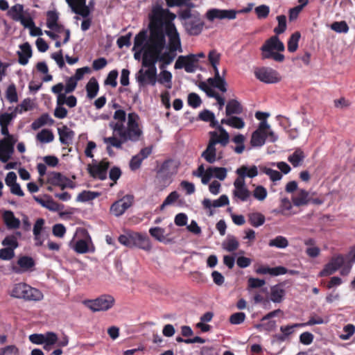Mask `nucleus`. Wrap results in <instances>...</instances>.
I'll return each instance as SVG.
<instances>
[{
    "label": "nucleus",
    "mask_w": 355,
    "mask_h": 355,
    "mask_svg": "<svg viewBox=\"0 0 355 355\" xmlns=\"http://www.w3.org/2000/svg\"><path fill=\"white\" fill-rule=\"evenodd\" d=\"M178 17L189 35L197 36L202 33L205 21L199 12L189 9H179Z\"/></svg>",
    "instance_id": "nucleus-1"
},
{
    "label": "nucleus",
    "mask_w": 355,
    "mask_h": 355,
    "mask_svg": "<svg viewBox=\"0 0 355 355\" xmlns=\"http://www.w3.org/2000/svg\"><path fill=\"white\" fill-rule=\"evenodd\" d=\"M118 241L121 244L130 248H138L145 251H150L152 248L150 239L146 234L130 232L120 235Z\"/></svg>",
    "instance_id": "nucleus-2"
},
{
    "label": "nucleus",
    "mask_w": 355,
    "mask_h": 355,
    "mask_svg": "<svg viewBox=\"0 0 355 355\" xmlns=\"http://www.w3.org/2000/svg\"><path fill=\"white\" fill-rule=\"evenodd\" d=\"M10 295L13 297L27 301H40L44 297L43 293L39 289L22 282L15 284Z\"/></svg>",
    "instance_id": "nucleus-3"
},
{
    "label": "nucleus",
    "mask_w": 355,
    "mask_h": 355,
    "mask_svg": "<svg viewBox=\"0 0 355 355\" xmlns=\"http://www.w3.org/2000/svg\"><path fill=\"white\" fill-rule=\"evenodd\" d=\"M176 15L171 12L168 9H164L160 6L154 7L152 10L151 15H150V25L149 28H162L164 24L168 22L173 23V21L175 19Z\"/></svg>",
    "instance_id": "nucleus-4"
},
{
    "label": "nucleus",
    "mask_w": 355,
    "mask_h": 355,
    "mask_svg": "<svg viewBox=\"0 0 355 355\" xmlns=\"http://www.w3.org/2000/svg\"><path fill=\"white\" fill-rule=\"evenodd\" d=\"M166 45L165 34L162 28H150V36L146 49L154 53L162 52Z\"/></svg>",
    "instance_id": "nucleus-5"
},
{
    "label": "nucleus",
    "mask_w": 355,
    "mask_h": 355,
    "mask_svg": "<svg viewBox=\"0 0 355 355\" xmlns=\"http://www.w3.org/2000/svg\"><path fill=\"white\" fill-rule=\"evenodd\" d=\"M114 298L110 295H102L95 300H87L83 304L93 312L105 311L111 309L114 304Z\"/></svg>",
    "instance_id": "nucleus-6"
},
{
    "label": "nucleus",
    "mask_w": 355,
    "mask_h": 355,
    "mask_svg": "<svg viewBox=\"0 0 355 355\" xmlns=\"http://www.w3.org/2000/svg\"><path fill=\"white\" fill-rule=\"evenodd\" d=\"M138 115L135 113H129L128 116V127L125 131V136L123 137V140L126 141H137L142 135V130L139 127L137 120Z\"/></svg>",
    "instance_id": "nucleus-7"
},
{
    "label": "nucleus",
    "mask_w": 355,
    "mask_h": 355,
    "mask_svg": "<svg viewBox=\"0 0 355 355\" xmlns=\"http://www.w3.org/2000/svg\"><path fill=\"white\" fill-rule=\"evenodd\" d=\"M165 33L168 38V50L171 52H182L180 34L174 23L168 22L165 26Z\"/></svg>",
    "instance_id": "nucleus-8"
},
{
    "label": "nucleus",
    "mask_w": 355,
    "mask_h": 355,
    "mask_svg": "<svg viewBox=\"0 0 355 355\" xmlns=\"http://www.w3.org/2000/svg\"><path fill=\"white\" fill-rule=\"evenodd\" d=\"M270 125L267 121H261L257 129L252 134L250 144L252 147H261L265 144L267 139V130Z\"/></svg>",
    "instance_id": "nucleus-9"
},
{
    "label": "nucleus",
    "mask_w": 355,
    "mask_h": 355,
    "mask_svg": "<svg viewBox=\"0 0 355 355\" xmlns=\"http://www.w3.org/2000/svg\"><path fill=\"white\" fill-rule=\"evenodd\" d=\"M110 163L106 159H103L97 164L88 165V173L94 179L105 180L107 179V170Z\"/></svg>",
    "instance_id": "nucleus-10"
},
{
    "label": "nucleus",
    "mask_w": 355,
    "mask_h": 355,
    "mask_svg": "<svg viewBox=\"0 0 355 355\" xmlns=\"http://www.w3.org/2000/svg\"><path fill=\"white\" fill-rule=\"evenodd\" d=\"M198 60L195 54L180 55L175 63V69L184 68L187 73H193L197 68Z\"/></svg>",
    "instance_id": "nucleus-11"
},
{
    "label": "nucleus",
    "mask_w": 355,
    "mask_h": 355,
    "mask_svg": "<svg viewBox=\"0 0 355 355\" xmlns=\"http://www.w3.org/2000/svg\"><path fill=\"white\" fill-rule=\"evenodd\" d=\"M134 201V197L132 195H125L122 198L115 201L110 207V212L115 216H120L130 208Z\"/></svg>",
    "instance_id": "nucleus-12"
},
{
    "label": "nucleus",
    "mask_w": 355,
    "mask_h": 355,
    "mask_svg": "<svg viewBox=\"0 0 355 355\" xmlns=\"http://www.w3.org/2000/svg\"><path fill=\"white\" fill-rule=\"evenodd\" d=\"M35 266V261L33 258L24 255L18 259L17 265L12 266V271L16 274H22L33 271Z\"/></svg>",
    "instance_id": "nucleus-13"
},
{
    "label": "nucleus",
    "mask_w": 355,
    "mask_h": 355,
    "mask_svg": "<svg viewBox=\"0 0 355 355\" xmlns=\"http://www.w3.org/2000/svg\"><path fill=\"white\" fill-rule=\"evenodd\" d=\"M136 80L139 87H144L146 85H155L157 83V69H148L146 71L141 69L136 75Z\"/></svg>",
    "instance_id": "nucleus-14"
},
{
    "label": "nucleus",
    "mask_w": 355,
    "mask_h": 355,
    "mask_svg": "<svg viewBox=\"0 0 355 355\" xmlns=\"http://www.w3.org/2000/svg\"><path fill=\"white\" fill-rule=\"evenodd\" d=\"M255 76L265 83H276L280 81L279 73L270 68L263 67L254 72Z\"/></svg>",
    "instance_id": "nucleus-15"
},
{
    "label": "nucleus",
    "mask_w": 355,
    "mask_h": 355,
    "mask_svg": "<svg viewBox=\"0 0 355 355\" xmlns=\"http://www.w3.org/2000/svg\"><path fill=\"white\" fill-rule=\"evenodd\" d=\"M285 49L284 44L281 42L277 35L272 36L268 39L261 47V58L274 52L273 51H284Z\"/></svg>",
    "instance_id": "nucleus-16"
},
{
    "label": "nucleus",
    "mask_w": 355,
    "mask_h": 355,
    "mask_svg": "<svg viewBox=\"0 0 355 355\" xmlns=\"http://www.w3.org/2000/svg\"><path fill=\"white\" fill-rule=\"evenodd\" d=\"M237 12L234 10H220L218 8H211L207 11V19L212 21L216 19H234L236 17Z\"/></svg>",
    "instance_id": "nucleus-17"
},
{
    "label": "nucleus",
    "mask_w": 355,
    "mask_h": 355,
    "mask_svg": "<svg viewBox=\"0 0 355 355\" xmlns=\"http://www.w3.org/2000/svg\"><path fill=\"white\" fill-rule=\"evenodd\" d=\"M237 178L235 180H239L242 182H245V178H254L258 175V168L256 165H241L236 170Z\"/></svg>",
    "instance_id": "nucleus-18"
},
{
    "label": "nucleus",
    "mask_w": 355,
    "mask_h": 355,
    "mask_svg": "<svg viewBox=\"0 0 355 355\" xmlns=\"http://www.w3.org/2000/svg\"><path fill=\"white\" fill-rule=\"evenodd\" d=\"M216 128L220 132V135L215 131L210 132L209 141L214 142L213 144L214 146H216V144H220L222 146H226L230 141L229 133L221 125H218Z\"/></svg>",
    "instance_id": "nucleus-19"
},
{
    "label": "nucleus",
    "mask_w": 355,
    "mask_h": 355,
    "mask_svg": "<svg viewBox=\"0 0 355 355\" xmlns=\"http://www.w3.org/2000/svg\"><path fill=\"white\" fill-rule=\"evenodd\" d=\"M234 196L239 198L242 202L247 201L251 196V192L246 187L245 182L234 180Z\"/></svg>",
    "instance_id": "nucleus-20"
},
{
    "label": "nucleus",
    "mask_w": 355,
    "mask_h": 355,
    "mask_svg": "<svg viewBox=\"0 0 355 355\" xmlns=\"http://www.w3.org/2000/svg\"><path fill=\"white\" fill-rule=\"evenodd\" d=\"M59 17L58 13L55 10H49L46 12V26L51 30L56 32H60L64 27L62 25L58 24Z\"/></svg>",
    "instance_id": "nucleus-21"
},
{
    "label": "nucleus",
    "mask_w": 355,
    "mask_h": 355,
    "mask_svg": "<svg viewBox=\"0 0 355 355\" xmlns=\"http://www.w3.org/2000/svg\"><path fill=\"white\" fill-rule=\"evenodd\" d=\"M159 53H154L152 50L146 49L142 59V66L148 67V69H157L156 62L158 61V55Z\"/></svg>",
    "instance_id": "nucleus-22"
},
{
    "label": "nucleus",
    "mask_w": 355,
    "mask_h": 355,
    "mask_svg": "<svg viewBox=\"0 0 355 355\" xmlns=\"http://www.w3.org/2000/svg\"><path fill=\"white\" fill-rule=\"evenodd\" d=\"M255 272L259 275L269 274L272 276H278L280 275L286 274L288 269L284 266L269 268L268 266H260L255 270Z\"/></svg>",
    "instance_id": "nucleus-23"
},
{
    "label": "nucleus",
    "mask_w": 355,
    "mask_h": 355,
    "mask_svg": "<svg viewBox=\"0 0 355 355\" xmlns=\"http://www.w3.org/2000/svg\"><path fill=\"white\" fill-rule=\"evenodd\" d=\"M20 51L17 52L18 62L21 65H26L32 56V49L28 42H25L19 46Z\"/></svg>",
    "instance_id": "nucleus-24"
},
{
    "label": "nucleus",
    "mask_w": 355,
    "mask_h": 355,
    "mask_svg": "<svg viewBox=\"0 0 355 355\" xmlns=\"http://www.w3.org/2000/svg\"><path fill=\"white\" fill-rule=\"evenodd\" d=\"M300 327H304V324H301V323H296L286 326H281L280 331L282 334H275L273 336V338L278 342H284L288 336L291 335L294 332L295 328Z\"/></svg>",
    "instance_id": "nucleus-25"
},
{
    "label": "nucleus",
    "mask_w": 355,
    "mask_h": 355,
    "mask_svg": "<svg viewBox=\"0 0 355 355\" xmlns=\"http://www.w3.org/2000/svg\"><path fill=\"white\" fill-rule=\"evenodd\" d=\"M69 6L74 13L80 15L83 18H88L91 13L89 6L86 5V1H84L83 3L73 2Z\"/></svg>",
    "instance_id": "nucleus-26"
},
{
    "label": "nucleus",
    "mask_w": 355,
    "mask_h": 355,
    "mask_svg": "<svg viewBox=\"0 0 355 355\" xmlns=\"http://www.w3.org/2000/svg\"><path fill=\"white\" fill-rule=\"evenodd\" d=\"M64 180H69L59 172H52L49 174L47 182L51 185L60 187L63 190L67 187Z\"/></svg>",
    "instance_id": "nucleus-27"
},
{
    "label": "nucleus",
    "mask_w": 355,
    "mask_h": 355,
    "mask_svg": "<svg viewBox=\"0 0 355 355\" xmlns=\"http://www.w3.org/2000/svg\"><path fill=\"white\" fill-rule=\"evenodd\" d=\"M243 112V106L237 100L230 99L228 101L225 108L227 116H232L233 114H241Z\"/></svg>",
    "instance_id": "nucleus-28"
},
{
    "label": "nucleus",
    "mask_w": 355,
    "mask_h": 355,
    "mask_svg": "<svg viewBox=\"0 0 355 355\" xmlns=\"http://www.w3.org/2000/svg\"><path fill=\"white\" fill-rule=\"evenodd\" d=\"M292 202L296 207H301L309 204V193L304 189L299 190L297 195L292 197Z\"/></svg>",
    "instance_id": "nucleus-29"
},
{
    "label": "nucleus",
    "mask_w": 355,
    "mask_h": 355,
    "mask_svg": "<svg viewBox=\"0 0 355 355\" xmlns=\"http://www.w3.org/2000/svg\"><path fill=\"white\" fill-rule=\"evenodd\" d=\"M14 153V148L11 145L6 143V140L0 139V160L6 163Z\"/></svg>",
    "instance_id": "nucleus-30"
},
{
    "label": "nucleus",
    "mask_w": 355,
    "mask_h": 355,
    "mask_svg": "<svg viewBox=\"0 0 355 355\" xmlns=\"http://www.w3.org/2000/svg\"><path fill=\"white\" fill-rule=\"evenodd\" d=\"M3 218L8 229H17L20 226V220L15 216L12 211H6L3 214Z\"/></svg>",
    "instance_id": "nucleus-31"
},
{
    "label": "nucleus",
    "mask_w": 355,
    "mask_h": 355,
    "mask_svg": "<svg viewBox=\"0 0 355 355\" xmlns=\"http://www.w3.org/2000/svg\"><path fill=\"white\" fill-rule=\"evenodd\" d=\"M58 134L60 142L62 144L67 145L71 143L75 135L74 132L67 125H63L62 128H58Z\"/></svg>",
    "instance_id": "nucleus-32"
},
{
    "label": "nucleus",
    "mask_w": 355,
    "mask_h": 355,
    "mask_svg": "<svg viewBox=\"0 0 355 355\" xmlns=\"http://www.w3.org/2000/svg\"><path fill=\"white\" fill-rule=\"evenodd\" d=\"M53 123L54 120L48 113H44L32 123L31 128L36 130L45 125H52Z\"/></svg>",
    "instance_id": "nucleus-33"
},
{
    "label": "nucleus",
    "mask_w": 355,
    "mask_h": 355,
    "mask_svg": "<svg viewBox=\"0 0 355 355\" xmlns=\"http://www.w3.org/2000/svg\"><path fill=\"white\" fill-rule=\"evenodd\" d=\"M213 144L214 142L209 141L206 149L201 154V157L209 164H213L216 160V149Z\"/></svg>",
    "instance_id": "nucleus-34"
},
{
    "label": "nucleus",
    "mask_w": 355,
    "mask_h": 355,
    "mask_svg": "<svg viewBox=\"0 0 355 355\" xmlns=\"http://www.w3.org/2000/svg\"><path fill=\"white\" fill-rule=\"evenodd\" d=\"M85 89L87 98L89 99L94 98L99 90V85L97 80L94 77L91 78L87 83Z\"/></svg>",
    "instance_id": "nucleus-35"
},
{
    "label": "nucleus",
    "mask_w": 355,
    "mask_h": 355,
    "mask_svg": "<svg viewBox=\"0 0 355 355\" xmlns=\"http://www.w3.org/2000/svg\"><path fill=\"white\" fill-rule=\"evenodd\" d=\"M285 295V291L280 285H275L270 288V300L275 303L281 302Z\"/></svg>",
    "instance_id": "nucleus-36"
},
{
    "label": "nucleus",
    "mask_w": 355,
    "mask_h": 355,
    "mask_svg": "<svg viewBox=\"0 0 355 355\" xmlns=\"http://www.w3.org/2000/svg\"><path fill=\"white\" fill-rule=\"evenodd\" d=\"M304 158L305 155L303 150L300 148H297L292 155L288 156V160L293 167H297L301 165Z\"/></svg>",
    "instance_id": "nucleus-37"
},
{
    "label": "nucleus",
    "mask_w": 355,
    "mask_h": 355,
    "mask_svg": "<svg viewBox=\"0 0 355 355\" xmlns=\"http://www.w3.org/2000/svg\"><path fill=\"white\" fill-rule=\"evenodd\" d=\"M175 56L176 52H171L170 50H168V51H165L164 53L159 52L158 55V61L162 62L159 68L163 69L165 68L166 65L170 64Z\"/></svg>",
    "instance_id": "nucleus-38"
},
{
    "label": "nucleus",
    "mask_w": 355,
    "mask_h": 355,
    "mask_svg": "<svg viewBox=\"0 0 355 355\" xmlns=\"http://www.w3.org/2000/svg\"><path fill=\"white\" fill-rule=\"evenodd\" d=\"M291 209L292 205L291 201L288 198H285L282 200L279 208L278 209H275L274 212L277 214L289 216L292 215Z\"/></svg>",
    "instance_id": "nucleus-39"
},
{
    "label": "nucleus",
    "mask_w": 355,
    "mask_h": 355,
    "mask_svg": "<svg viewBox=\"0 0 355 355\" xmlns=\"http://www.w3.org/2000/svg\"><path fill=\"white\" fill-rule=\"evenodd\" d=\"M221 123L226 124L237 129H241L245 126V122L241 118L234 116H232L228 119H222Z\"/></svg>",
    "instance_id": "nucleus-40"
},
{
    "label": "nucleus",
    "mask_w": 355,
    "mask_h": 355,
    "mask_svg": "<svg viewBox=\"0 0 355 355\" xmlns=\"http://www.w3.org/2000/svg\"><path fill=\"white\" fill-rule=\"evenodd\" d=\"M198 118L203 121L210 122V125L212 128H216L218 126V122L215 119L214 114L208 110H204L202 111L199 114Z\"/></svg>",
    "instance_id": "nucleus-41"
},
{
    "label": "nucleus",
    "mask_w": 355,
    "mask_h": 355,
    "mask_svg": "<svg viewBox=\"0 0 355 355\" xmlns=\"http://www.w3.org/2000/svg\"><path fill=\"white\" fill-rule=\"evenodd\" d=\"M239 243L235 236L228 235L226 240L223 243V248L227 252H233L238 249Z\"/></svg>",
    "instance_id": "nucleus-42"
},
{
    "label": "nucleus",
    "mask_w": 355,
    "mask_h": 355,
    "mask_svg": "<svg viewBox=\"0 0 355 355\" xmlns=\"http://www.w3.org/2000/svg\"><path fill=\"white\" fill-rule=\"evenodd\" d=\"M18 112V107H16L10 113L4 112L0 114V126H8L12 121L16 117Z\"/></svg>",
    "instance_id": "nucleus-43"
},
{
    "label": "nucleus",
    "mask_w": 355,
    "mask_h": 355,
    "mask_svg": "<svg viewBox=\"0 0 355 355\" xmlns=\"http://www.w3.org/2000/svg\"><path fill=\"white\" fill-rule=\"evenodd\" d=\"M300 33L297 31L293 33L288 41V51L291 53H293L297 51L298 48V42L300 39Z\"/></svg>",
    "instance_id": "nucleus-44"
},
{
    "label": "nucleus",
    "mask_w": 355,
    "mask_h": 355,
    "mask_svg": "<svg viewBox=\"0 0 355 355\" xmlns=\"http://www.w3.org/2000/svg\"><path fill=\"white\" fill-rule=\"evenodd\" d=\"M125 121H117V122H110L109 125L110 128L113 130L114 135H118L119 137L123 138L125 136V128L124 125Z\"/></svg>",
    "instance_id": "nucleus-45"
},
{
    "label": "nucleus",
    "mask_w": 355,
    "mask_h": 355,
    "mask_svg": "<svg viewBox=\"0 0 355 355\" xmlns=\"http://www.w3.org/2000/svg\"><path fill=\"white\" fill-rule=\"evenodd\" d=\"M178 6L180 9H189L191 10L195 7V4L191 2V0H171L168 3V7Z\"/></svg>",
    "instance_id": "nucleus-46"
},
{
    "label": "nucleus",
    "mask_w": 355,
    "mask_h": 355,
    "mask_svg": "<svg viewBox=\"0 0 355 355\" xmlns=\"http://www.w3.org/2000/svg\"><path fill=\"white\" fill-rule=\"evenodd\" d=\"M100 196V193L92 191H83L80 193L77 198L76 200L78 202H87L89 200H92Z\"/></svg>",
    "instance_id": "nucleus-47"
},
{
    "label": "nucleus",
    "mask_w": 355,
    "mask_h": 355,
    "mask_svg": "<svg viewBox=\"0 0 355 355\" xmlns=\"http://www.w3.org/2000/svg\"><path fill=\"white\" fill-rule=\"evenodd\" d=\"M268 245L270 247L283 249L286 248L288 245V241L283 236H277L273 239L269 241Z\"/></svg>",
    "instance_id": "nucleus-48"
},
{
    "label": "nucleus",
    "mask_w": 355,
    "mask_h": 355,
    "mask_svg": "<svg viewBox=\"0 0 355 355\" xmlns=\"http://www.w3.org/2000/svg\"><path fill=\"white\" fill-rule=\"evenodd\" d=\"M9 16L15 21H19L24 15V6L21 4H16L11 7L8 11Z\"/></svg>",
    "instance_id": "nucleus-49"
},
{
    "label": "nucleus",
    "mask_w": 355,
    "mask_h": 355,
    "mask_svg": "<svg viewBox=\"0 0 355 355\" xmlns=\"http://www.w3.org/2000/svg\"><path fill=\"white\" fill-rule=\"evenodd\" d=\"M36 138L42 143H49L53 140L54 135L51 130L43 129L37 133Z\"/></svg>",
    "instance_id": "nucleus-50"
},
{
    "label": "nucleus",
    "mask_w": 355,
    "mask_h": 355,
    "mask_svg": "<svg viewBox=\"0 0 355 355\" xmlns=\"http://www.w3.org/2000/svg\"><path fill=\"white\" fill-rule=\"evenodd\" d=\"M157 82L160 84L166 83V87L171 89L172 87V74L170 71L163 70L160 72L159 78H157Z\"/></svg>",
    "instance_id": "nucleus-51"
},
{
    "label": "nucleus",
    "mask_w": 355,
    "mask_h": 355,
    "mask_svg": "<svg viewBox=\"0 0 355 355\" xmlns=\"http://www.w3.org/2000/svg\"><path fill=\"white\" fill-rule=\"evenodd\" d=\"M249 222L254 227L262 225L265 222V216L259 212H254L249 215Z\"/></svg>",
    "instance_id": "nucleus-52"
},
{
    "label": "nucleus",
    "mask_w": 355,
    "mask_h": 355,
    "mask_svg": "<svg viewBox=\"0 0 355 355\" xmlns=\"http://www.w3.org/2000/svg\"><path fill=\"white\" fill-rule=\"evenodd\" d=\"M116 135H114L112 137H104L103 141L105 144H108L107 146H110V147H115L116 148H121L122 144L125 142L123 138L118 139L116 137Z\"/></svg>",
    "instance_id": "nucleus-53"
},
{
    "label": "nucleus",
    "mask_w": 355,
    "mask_h": 355,
    "mask_svg": "<svg viewBox=\"0 0 355 355\" xmlns=\"http://www.w3.org/2000/svg\"><path fill=\"white\" fill-rule=\"evenodd\" d=\"M6 97L10 103H17L18 101L16 86L14 83L8 87L6 91Z\"/></svg>",
    "instance_id": "nucleus-54"
},
{
    "label": "nucleus",
    "mask_w": 355,
    "mask_h": 355,
    "mask_svg": "<svg viewBox=\"0 0 355 355\" xmlns=\"http://www.w3.org/2000/svg\"><path fill=\"white\" fill-rule=\"evenodd\" d=\"M232 141L237 144L234 148L235 153L241 154L245 150V137L241 134H238L232 138Z\"/></svg>",
    "instance_id": "nucleus-55"
},
{
    "label": "nucleus",
    "mask_w": 355,
    "mask_h": 355,
    "mask_svg": "<svg viewBox=\"0 0 355 355\" xmlns=\"http://www.w3.org/2000/svg\"><path fill=\"white\" fill-rule=\"evenodd\" d=\"M331 28L339 33H347L349 29L345 21H334L331 24Z\"/></svg>",
    "instance_id": "nucleus-56"
},
{
    "label": "nucleus",
    "mask_w": 355,
    "mask_h": 355,
    "mask_svg": "<svg viewBox=\"0 0 355 355\" xmlns=\"http://www.w3.org/2000/svg\"><path fill=\"white\" fill-rule=\"evenodd\" d=\"M278 25L274 28V32L277 35L283 33L286 29V17L284 15H281L277 17Z\"/></svg>",
    "instance_id": "nucleus-57"
},
{
    "label": "nucleus",
    "mask_w": 355,
    "mask_h": 355,
    "mask_svg": "<svg viewBox=\"0 0 355 355\" xmlns=\"http://www.w3.org/2000/svg\"><path fill=\"white\" fill-rule=\"evenodd\" d=\"M150 234L155 238L156 240L162 242L165 239L164 233L165 230L164 229L159 227H151L149 230Z\"/></svg>",
    "instance_id": "nucleus-58"
},
{
    "label": "nucleus",
    "mask_w": 355,
    "mask_h": 355,
    "mask_svg": "<svg viewBox=\"0 0 355 355\" xmlns=\"http://www.w3.org/2000/svg\"><path fill=\"white\" fill-rule=\"evenodd\" d=\"M212 175L220 180H224L227 177V169L224 167L209 166Z\"/></svg>",
    "instance_id": "nucleus-59"
},
{
    "label": "nucleus",
    "mask_w": 355,
    "mask_h": 355,
    "mask_svg": "<svg viewBox=\"0 0 355 355\" xmlns=\"http://www.w3.org/2000/svg\"><path fill=\"white\" fill-rule=\"evenodd\" d=\"M268 192L266 189L261 185L256 187L253 191L254 198L259 201L264 200L266 198Z\"/></svg>",
    "instance_id": "nucleus-60"
},
{
    "label": "nucleus",
    "mask_w": 355,
    "mask_h": 355,
    "mask_svg": "<svg viewBox=\"0 0 355 355\" xmlns=\"http://www.w3.org/2000/svg\"><path fill=\"white\" fill-rule=\"evenodd\" d=\"M329 263L337 271L345 263V258L342 254H337L333 256Z\"/></svg>",
    "instance_id": "nucleus-61"
},
{
    "label": "nucleus",
    "mask_w": 355,
    "mask_h": 355,
    "mask_svg": "<svg viewBox=\"0 0 355 355\" xmlns=\"http://www.w3.org/2000/svg\"><path fill=\"white\" fill-rule=\"evenodd\" d=\"M118 71L114 69L109 72L106 79L105 80V85H110L112 87H116L117 85L116 78L118 77Z\"/></svg>",
    "instance_id": "nucleus-62"
},
{
    "label": "nucleus",
    "mask_w": 355,
    "mask_h": 355,
    "mask_svg": "<svg viewBox=\"0 0 355 355\" xmlns=\"http://www.w3.org/2000/svg\"><path fill=\"white\" fill-rule=\"evenodd\" d=\"M254 12L259 19H266L270 13V8L266 5H261L255 8Z\"/></svg>",
    "instance_id": "nucleus-63"
},
{
    "label": "nucleus",
    "mask_w": 355,
    "mask_h": 355,
    "mask_svg": "<svg viewBox=\"0 0 355 355\" xmlns=\"http://www.w3.org/2000/svg\"><path fill=\"white\" fill-rule=\"evenodd\" d=\"M2 245L4 246H7L8 248H12L13 250L19 246L17 239L13 235L7 236L3 240Z\"/></svg>",
    "instance_id": "nucleus-64"
}]
</instances>
